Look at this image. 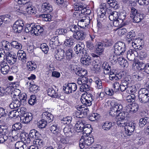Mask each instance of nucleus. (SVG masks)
Returning <instances> with one entry per match:
<instances>
[{
    "instance_id": "f257e3e1",
    "label": "nucleus",
    "mask_w": 149,
    "mask_h": 149,
    "mask_svg": "<svg viewBox=\"0 0 149 149\" xmlns=\"http://www.w3.org/2000/svg\"><path fill=\"white\" fill-rule=\"evenodd\" d=\"M43 27L40 25H38L34 23H31L26 25L25 31L26 33H30L33 35L38 36L43 31Z\"/></svg>"
},
{
    "instance_id": "f03ea898",
    "label": "nucleus",
    "mask_w": 149,
    "mask_h": 149,
    "mask_svg": "<svg viewBox=\"0 0 149 149\" xmlns=\"http://www.w3.org/2000/svg\"><path fill=\"white\" fill-rule=\"evenodd\" d=\"M130 17L133 18L132 21L134 23H139L144 18L143 13L139 12L134 7L131 8V14Z\"/></svg>"
},
{
    "instance_id": "7ed1b4c3",
    "label": "nucleus",
    "mask_w": 149,
    "mask_h": 149,
    "mask_svg": "<svg viewBox=\"0 0 149 149\" xmlns=\"http://www.w3.org/2000/svg\"><path fill=\"white\" fill-rule=\"evenodd\" d=\"M93 138L87 136H82L79 141V146L81 149L84 148L85 146H89L93 142Z\"/></svg>"
},
{
    "instance_id": "20e7f679",
    "label": "nucleus",
    "mask_w": 149,
    "mask_h": 149,
    "mask_svg": "<svg viewBox=\"0 0 149 149\" xmlns=\"http://www.w3.org/2000/svg\"><path fill=\"white\" fill-rule=\"evenodd\" d=\"M113 53L117 55L122 54L125 51V45L124 43L118 42L116 43L114 46Z\"/></svg>"
},
{
    "instance_id": "39448f33",
    "label": "nucleus",
    "mask_w": 149,
    "mask_h": 149,
    "mask_svg": "<svg viewBox=\"0 0 149 149\" xmlns=\"http://www.w3.org/2000/svg\"><path fill=\"white\" fill-rule=\"evenodd\" d=\"M70 68L77 75L79 76H84L87 73L86 70L81 68L78 65H71Z\"/></svg>"
},
{
    "instance_id": "423d86ee",
    "label": "nucleus",
    "mask_w": 149,
    "mask_h": 149,
    "mask_svg": "<svg viewBox=\"0 0 149 149\" xmlns=\"http://www.w3.org/2000/svg\"><path fill=\"white\" fill-rule=\"evenodd\" d=\"M56 139L57 141L59 143L58 145V148L59 149H64L65 148L64 146H62L61 143L63 144H65L70 143L71 141L70 138L68 136H66L65 137L62 136L56 138Z\"/></svg>"
},
{
    "instance_id": "0eeeda50",
    "label": "nucleus",
    "mask_w": 149,
    "mask_h": 149,
    "mask_svg": "<svg viewBox=\"0 0 149 149\" xmlns=\"http://www.w3.org/2000/svg\"><path fill=\"white\" fill-rule=\"evenodd\" d=\"M74 8L75 10L81 11V13L86 14L87 12H90V10H88L86 8V6L82 3H75L74 4Z\"/></svg>"
},
{
    "instance_id": "6e6552de",
    "label": "nucleus",
    "mask_w": 149,
    "mask_h": 149,
    "mask_svg": "<svg viewBox=\"0 0 149 149\" xmlns=\"http://www.w3.org/2000/svg\"><path fill=\"white\" fill-rule=\"evenodd\" d=\"M24 24L23 21L18 20L16 21L13 26L14 32L16 33H19L21 32L23 29Z\"/></svg>"
},
{
    "instance_id": "1a4fd4ad",
    "label": "nucleus",
    "mask_w": 149,
    "mask_h": 149,
    "mask_svg": "<svg viewBox=\"0 0 149 149\" xmlns=\"http://www.w3.org/2000/svg\"><path fill=\"white\" fill-rule=\"evenodd\" d=\"M108 14H109V19L112 21H113V24H116L117 25V22H118V13L116 11H112L111 9H109L107 11Z\"/></svg>"
},
{
    "instance_id": "9d476101",
    "label": "nucleus",
    "mask_w": 149,
    "mask_h": 149,
    "mask_svg": "<svg viewBox=\"0 0 149 149\" xmlns=\"http://www.w3.org/2000/svg\"><path fill=\"white\" fill-rule=\"evenodd\" d=\"M118 22H117V25L115 26H124L126 25V24L123 23L124 20L126 16V13L125 11L118 13Z\"/></svg>"
},
{
    "instance_id": "9b49d317",
    "label": "nucleus",
    "mask_w": 149,
    "mask_h": 149,
    "mask_svg": "<svg viewBox=\"0 0 149 149\" xmlns=\"http://www.w3.org/2000/svg\"><path fill=\"white\" fill-rule=\"evenodd\" d=\"M5 61L10 65L15 63L17 61V56L16 55L12 54L10 52H7Z\"/></svg>"
},
{
    "instance_id": "f8f14e48",
    "label": "nucleus",
    "mask_w": 149,
    "mask_h": 149,
    "mask_svg": "<svg viewBox=\"0 0 149 149\" xmlns=\"http://www.w3.org/2000/svg\"><path fill=\"white\" fill-rule=\"evenodd\" d=\"M135 124L130 122L127 123L125 126L124 129L125 133L127 135L130 136L132 135L135 129Z\"/></svg>"
},
{
    "instance_id": "ddd939ff",
    "label": "nucleus",
    "mask_w": 149,
    "mask_h": 149,
    "mask_svg": "<svg viewBox=\"0 0 149 149\" xmlns=\"http://www.w3.org/2000/svg\"><path fill=\"white\" fill-rule=\"evenodd\" d=\"M42 118L47 123L52 122L53 120L54 117L51 113L47 111L43 112L42 115Z\"/></svg>"
},
{
    "instance_id": "4468645a",
    "label": "nucleus",
    "mask_w": 149,
    "mask_h": 149,
    "mask_svg": "<svg viewBox=\"0 0 149 149\" xmlns=\"http://www.w3.org/2000/svg\"><path fill=\"white\" fill-rule=\"evenodd\" d=\"M33 118L32 114L29 113H24L20 118L22 122L27 123H29Z\"/></svg>"
},
{
    "instance_id": "2eb2a0df",
    "label": "nucleus",
    "mask_w": 149,
    "mask_h": 149,
    "mask_svg": "<svg viewBox=\"0 0 149 149\" xmlns=\"http://www.w3.org/2000/svg\"><path fill=\"white\" fill-rule=\"evenodd\" d=\"M50 130L52 133L53 134L54 136L56 137V138H58L61 135L60 133V128L56 125L52 126L50 127Z\"/></svg>"
},
{
    "instance_id": "dca6fc26",
    "label": "nucleus",
    "mask_w": 149,
    "mask_h": 149,
    "mask_svg": "<svg viewBox=\"0 0 149 149\" xmlns=\"http://www.w3.org/2000/svg\"><path fill=\"white\" fill-rule=\"evenodd\" d=\"M74 39L77 40H81L85 39L86 37V34L83 31H79L74 33L72 36Z\"/></svg>"
},
{
    "instance_id": "f3484780",
    "label": "nucleus",
    "mask_w": 149,
    "mask_h": 149,
    "mask_svg": "<svg viewBox=\"0 0 149 149\" xmlns=\"http://www.w3.org/2000/svg\"><path fill=\"white\" fill-rule=\"evenodd\" d=\"M64 51L63 49H58L55 52V58L57 60L61 61L62 59L63 61L64 58Z\"/></svg>"
},
{
    "instance_id": "a211bd4d",
    "label": "nucleus",
    "mask_w": 149,
    "mask_h": 149,
    "mask_svg": "<svg viewBox=\"0 0 149 149\" xmlns=\"http://www.w3.org/2000/svg\"><path fill=\"white\" fill-rule=\"evenodd\" d=\"M12 100V102L9 105V107L11 109H16L20 106L21 103L18 98L13 97Z\"/></svg>"
},
{
    "instance_id": "6ab92c4d",
    "label": "nucleus",
    "mask_w": 149,
    "mask_h": 149,
    "mask_svg": "<svg viewBox=\"0 0 149 149\" xmlns=\"http://www.w3.org/2000/svg\"><path fill=\"white\" fill-rule=\"evenodd\" d=\"M90 23L88 19H86L85 17L79 19L78 23V26L81 28H84L88 25Z\"/></svg>"
},
{
    "instance_id": "aec40b11",
    "label": "nucleus",
    "mask_w": 149,
    "mask_h": 149,
    "mask_svg": "<svg viewBox=\"0 0 149 149\" xmlns=\"http://www.w3.org/2000/svg\"><path fill=\"white\" fill-rule=\"evenodd\" d=\"M81 63L85 65L86 66H88L90 65L91 62V57L87 53L86 54L84 55L83 58H82L81 59Z\"/></svg>"
},
{
    "instance_id": "412c9836",
    "label": "nucleus",
    "mask_w": 149,
    "mask_h": 149,
    "mask_svg": "<svg viewBox=\"0 0 149 149\" xmlns=\"http://www.w3.org/2000/svg\"><path fill=\"white\" fill-rule=\"evenodd\" d=\"M73 51L71 49H69L66 51V56L63 60L64 63H68L72 57Z\"/></svg>"
},
{
    "instance_id": "4be33fe9",
    "label": "nucleus",
    "mask_w": 149,
    "mask_h": 149,
    "mask_svg": "<svg viewBox=\"0 0 149 149\" xmlns=\"http://www.w3.org/2000/svg\"><path fill=\"white\" fill-rule=\"evenodd\" d=\"M42 10L43 12H46L48 13L51 12L53 9L52 6L49 3H45L42 5Z\"/></svg>"
},
{
    "instance_id": "5701e85b",
    "label": "nucleus",
    "mask_w": 149,
    "mask_h": 149,
    "mask_svg": "<svg viewBox=\"0 0 149 149\" xmlns=\"http://www.w3.org/2000/svg\"><path fill=\"white\" fill-rule=\"evenodd\" d=\"M105 46L102 42H98L96 45V52L97 54L100 55L103 52Z\"/></svg>"
},
{
    "instance_id": "b1692460",
    "label": "nucleus",
    "mask_w": 149,
    "mask_h": 149,
    "mask_svg": "<svg viewBox=\"0 0 149 149\" xmlns=\"http://www.w3.org/2000/svg\"><path fill=\"white\" fill-rule=\"evenodd\" d=\"M41 134L36 130L33 129L31 130L29 132V136L31 139H35L38 138L40 136Z\"/></svg>"
},
{
    "instance_id": "393cba45",
    "label": "nucleus",
    "mask_w": 149,
    "mask_h": 149,
    "mask_svg": "<svg viewBox=\"0 0 149 149\" xmlns=\"http://www.w3.org/2000/svg\"><path fill=\"white\" fill-rule=\"evenodd\" d=\"M84 126V124L81 120L77 121L75 125L74 129L77 132H82Z\"/></svg>"
},
{
    "instance_id": "a878e982",
    "label": "nucleus",
    "mask_w": 149,
    "mask_h": 149,
    "mask_svg": "<svg viewBox=\"0 0 149 149\" xmlns=\"http://www.w3.org/2000/svg\"><path fill=\"white\" fill-rule=\"evenodd\" d=\"M137 53L136 51L134 49H130L127 52V58L130 61H132L135 58V55Z\"/></svg>"
},
{
    "instance_id": "bb28decb",
    "label": "nucleus",
    "mask_w": 149,
    "mask_h": 149,
    "mask_svg": "<svg viewBox=\"0 0 149 149\" xmlns=\"http://www.w3.org/2000/svg\"><path fill=\"white\" fill-rule=\"evenodd\" d=\"M3 63L0 65L1 68L0 69L1 73L3 74H6L8 73L9 71L10 67L6 63Z\"/></svg>"
},
{
    "instance_id": "cd10ccee",
    "label": "nucleus",
    "mask_w": 149,
    "mask_h": 149,
    "mask_svg": "<svg viewBox=\"0 0 149 149\" xmlns=\"http://www.w3.org/2000/svg\"><path fill=\"white\" fill-rule=\"evenodd\" d=\"M48 95L50 96L54 97H59V95L58 93L56 92L53 88L52 87L49 88L47 90Z\"/></svg>"
},
{
    "instance_id": "c85d7f7f",
    "label": "nucleus",
    "mask_w": 149,
    "mask_h": 149,
    "mask_svg": "<svg viewBox=\"0 0 149 149\" xmlns=\"http://www.w3.org/2000/svg\"><path fill=\"white\" fill-rule=\"evenodd\" d=\"M26 12L30 14H35L36 12L35 8L29 1H28V3Z\"/></svg>"
},
{
    "instance_id": "c756f323",
    "label": "nucleus",
    "mask_w": 149,
    "mask_h": 149,
    "mask_svg": "<svg viewBox=\"0 0 149 149\" xmlns=\"http://www.w3.org/2000/svg\"><path fill=\"white\" fill-rule=\"evenodd\" d=\"M111 105L118 113L123 111V107L122 104L119 102H112Z\"/></svg>"
},
{
    "instance_id": "7c9ffc66",
    "label": "nucleus",
    "mask_w": 149,
    "mask_h": 149,
    "mask_svg": "<svg viewBox=\"0 0 149 149\" xmlns=\"http://www.w3.org/2000/svg\"><path fill=\"white\" fill-rule=\"evenodd\" d=\"M33 82H27L26 83V85L28 86H29V90L31 92L33 93H36L39 90V87L37 85L33 84Z\"/></svg>"
},
{
    "instance_id": "2f4dec72",
    "label": "nucleus",
    "mask_w": 149,
    "mask_h": 149,
    "mask_svg": "<svg viewBox=\"0 0 149 149\" xmlns=\"http://www.w3.org/2000/svg\"><path fill=\"white\" fill-rule=\"evenodd\" d=\"M21 52L18 53L17 54L18 59L22 61V63L24 64L26 62V54L23 51H21Z\"/></svg>"
},
{
    "instance_id": "473e14b6",
    "label": "nucleus",
    "mask_w": 149,
    "mask_h": 149,
    "mask_svg": "<svg viewBox=\"0 0 149 149\" xmlns=\"http://www.w3.org/2000/svg\"><path fill=\"white\" fill-rule=\"evenodd\" d=\"M149 122V118L145 117L141 118L139 121V125L141 127H143Z\"/></svg>"
},
{
    "instance_id": "72a5a7b5",
    "label": "nucleus",
    "mask_w": 149,
    "mask_h": 149,
    "mask_svg": "<svg viewBox=\"0 0 149 149\" xmlns=\"http://www.w3.org/2000/svg\"><path fill=\"white\" fill-rule=\"evenodd\" d=\"M134 76L136 79V80L141 81L144 77L145 74L141 71H139L135 74Z\"/></svg>"
},
{
    "instance_id": "f704fd0d",
    "label": "nucleus",
    "mask_w": 149,
    "mask_h": 149,
    "mask_svg": "<svg viewBox=\"0 0 149 149\" xmlns=\"http://www.w3.org/2000/svg\"><path fill=\"white\" fill-rule=\"evenodd\" d=\"M118 63L122 67H125L128 66V63L127 60H126L123 57H121L118 58Z\"/></svg>"
},
{
    "instance_id": "c9c22d12",
    "label": "nucleus",
    "mask_w": 149,
    "mask_h": 149,
    "mask_svg": "<svg viewBox=\"0 0 149 149\" xmlns=\"http://www.w3.org/2000/svg\"><path fill=\"white\" fill-rule=\"evenodd\" d=\"M9 132L5 127L0 125V134L3 136H6L8 137ZM10 137L8 136V138Z\"/></svg>"
},
{
    "instance_id": "e433bc0d",
    "label": "nucleus",
    "mask_w": 149,
    "mask_h": 149,
    "mask_svg": "<svg viewBox=\"0 0 149 149\" xmlns=\"http://www.w3.org/2000/svg\"><path fill=\"white\" fill-rule=\"evenodd\" d=\"M136 89L134 86H129L126 91L129 94L131 93L138 95V93H136Z\"/></svg>"
},
{
    "instance_id": "4c0bfd02",
    "label": "nucleus",
    "mask_w": 149,
    "mask_h": 149,
    "mask_svg": "<svg viewBox=\"0 0 149 149\" xmlns=\"http://www.w3.org/2000/svg\"><path fill=\"white\" fill-rule=\"evenodd\" d=\"M113 124L111 122H106L102 126V128L104 130L107 131L113 126Z\"/></svg>"
},
{
    "instance_id": "58836bf2",
    "label": "nucleus",
    "mask_w": 149,
    "mask_h": 149,
    "mask_svg": "<svg viewBox=\"0 0 149 149\" xmlns=\"http://www.w3.org/2000/svg\"><path fill=\"white\" fill-rule=\"evenodd\" d=\"M119 55H117L116 54L112 53L111 54V56H110L109 59L111 63L113 64H114L118 61V58L117 56Z\"/></svg>"
},
{
    "instance_id": "ea45409f",
    "label": "nucleus",
    "mask_w": 149,
    "mask_h": 149,
    "mask_svg": "<svg viewBox=\"0 0 149 149\" xmlns=\"http://www.w3.org/2000/svg\"><path fill=\"white\" fill-rule=\"evenodd\" d=\"M6 54L3 49L0 48V63L5 62Z\"/></svg>"
},
{
    "instance_id": "a19ab883",
    "label": "nucleus",
    "mask_w": 149,
    "mask_h": 149,
    "mask_svg": "<svg viewBox=\"0 0 149 149\" xmlns=\"http://www.w3.org/2000/svg\"><path fill=\"white\" fill-rule=\"evenodd\" d=\"M130 110V113H136L138 110L139 105L136 103H134L131 104Z\"/></svg>"
},
{
    "instance_id": "79ce46f5",
    "label": "nucleus",
    "mask_w": 149,
    "mask_h": 149,
    "mask_svg": "<svg viewBox=\"0 0 149 149\" xmlns=\"http://www.w3.org/2000/svg\"><path fill=\"white\" fill-rule=\"evenodd\" d=\"M128 113L127 112H125L124 111L119 112L118 114L117 117L118 120H124L125 118H127V116Z\"/></svg>"
},
{
    "instance_id": "37998d69",
    "label": "nucleus",
    "mask_w": 149,
    "mask_h": 149,
    "mask_svg": "<svg viewBox=\"0 0 149 149\" xmlns=\"http://www.w3.org/2000/svg\"><path fill=\"white\" fill-rule=\"evenodd\" d=\"M63 132L66 136L69 137L72 133V130L69 126H66L63 129Z\"/></svg>"
},
{
    "instance_id": "c03bdc74",
    "label": "nucleus",
    "mask_w": 149,
    "mask_h": 149,
    "mask_svg": "<svg viewBox=\"0 0 149 149\" xmlns=\"http://www.w3.org/2000/svg\"><path fill=\"white\" fill-rule=\"evenodd\" d=\"M136 64L138 65V69L144 71L146 65V63L143 62L139 61L136 63Z\"/></svg>"
},
{
    "instance_id": "a18cd8bd",
    "label": "nucleus",
    "mask_w": 149,
    "mask_h": 149,
    "mask_svg": "<svg viewBox=\"0 0 149 149\" xmlns=\"http://www.w3.org/2000/svg\"><path fill=\"white\" fill-rule=\"evenodd\" d=\"M97 61L95 60L96 64L94 65L93 68V71L95 73H97L99 72L100 67V61Z\"/></svg>"
},
{
    "instance_id": "49530a36",
    "label": "nucleus",
    "mask_w": 149,
    "mask_h": 149,
    "mask_svg": "<svg viewBox=\"0 0 149 149\" xmlns=\"http://www.w3.org/2000/svg\"><path fill=\"white\" fill-rule=\"evenodd\" d=\"M69 83L65 84V86H63V90L65 92V93L67 94H69L72 93V91H71V88Z\"/></svg>"
},
{
    "instance_id": "de8ad7c7",
    "label": "nucleus",
    "mask_w": 149,
    "mask_h": 149,
    "mask_svg": "<svg viewBox=\"0 0 149 149\" xmlns=\"http://www.w3.org/2000/svg\"><path fill=\"white\" fill-rule=\"evenodd\" d=\"M79 44L81 45V47H79V55H80L83 54L84 55L86 54L87 53V51L84 48V44L82 42H79Z\"/></svg>"
},
{
    "instance_id": "09e8293b",
    "label": "nucleus",
    "mask_w": 149,
    "mask_h": 149,
    "mask_svg": "<svg viewBox=\"0 0 149 149\" xmlns=\"http://www.w3.org/2000/svg\"><path fill=\"white\" fill-rule=\"evenodd\" d=\"M109 114L110 116H111L112 117H114L116 116H117L118 113V112L111 105V107L109 111Z\"/></svg>"
},
{
    "instance_id": "8fccbe9b",
    "label": "nucleus",
    "mask_w": 149,
    "mask_h": 149,
    "mask_svg": "<svg viewBox=\"0 0 149 149\" xmlns=\"http://www.w3.org/2000/svg\"><path fill=\"white\" fill-rule=\"evenodd\" d=\"M2 46L6 50H9L11 48V43L8 42L4 40L1 42Z\"/></svg>"
},
{
    "instance_id": "3c124183",
    "label": "nucleus",
    "mask_w": 149,
    "mask_h": 149,
    "mask_svg": "<svg viewBox=\"0 0 149 149\" xmlns=\"http://www.w3.org/2000/svg\"><path fill=\"white\" fill-rule=\"evenodd\" d=\"M10 15H4L0 17L2 20L3 23L4 22L5 23L9 22L10 19Z\"/></svg>"
},
{
    "instance_id": "603ef678",
    "label": "nucleus",
    "mask_w": 149,
    "mask_h": 149,
    "mask_svg": "<svg viewBox=\"0 0 149 149\" xmlns=\"http://www.w3.org/2000/svg\"><path fill=\"white\" fill-rule=\"evenodd\" d=\"M37 102V100L36 99V96L34 95H31L28 100L29 104L32 105H34Z\"/></svg>"
},
{
    "instance_id": "864d4df0",
    "label": "nucleus",
    "mask_w": 149,
    "mask_h": 149,
    "mask_svg": "<svg viewBox=\"0 0 149 149\" xmlns=\"http://www.w3.org/2000/svg\"><path fill=\"white\" fill-rule=\"evenodd\" d=\"M11 45L14 48L17 49H21L22 47V46L20 43L15 41L12 42L11 43Z\"/></svg>"
},
{
    "instance_id": "5fc2aeb1",
    "label": "nucleus",
    "mask_w": 149,
    "mask_h": 149,
    "mask_svg": "<svg viewBox=\"0 0 149 149\" xmlns=\"http://www.w3.org/2000/svg\"><path fill=\"white\" fill-rule=\"evenodd\" d=\"M136 96L137 95L135 94H132L127 96L126 97V99L128 102H133L135 100Z\"/></svg>"
},
{
    "instance_id": "6e6d98bb",
    "label": "nucleus",
    "mask_w": 149,
    "mask_h": 149,
    "mask_svg": "<svg viewBox=\"0 0 149 149\" xmlns=\"http://www.w3.org/2000/svg\"><path fill=\"white\" fill-rule=\"evenodd\" d=\"M47 123V122L42 119L38 123L37 125L39 128L42 129L45 127Z\"/></svg>"
},
{
    "instance_id": "4d7b16f0",
    "label": "nucleus",
    "mask_w": 149,
    "mask_h": 149,
    "mask_svg": "<svg viewBox=\"0 0 149 149\" xmlns=\"http://www.w3.org/2000/svg\"><path fill=\"white\" fill-rule=\"evenodd\" d=\"M75 107L76 109L79 111V112L77 113V112L76 113L75 116H76L77 118H81V117L80 116L79 114L80 113V112H81L83 109H84V108L82 107L81 105H76Z\"/></svg>"
},
{
    "instance_id": "13d9d810",
    "label": "nucleus",
    "mask_w": 149,
    "mask_h": 149,
    "mask_svg": "<svg viewBox=\"0 0 149 149\" xmlns=\"http://www.w3.org/2000/svg\"><path fill=\"white\" fill-rule=\"evenodd\" d=\"M80 100L81 103L87 107L90 106L92 104V102H90L85 97L81 98Z\"/></svg>"
},
{
    "instance_id": "bf43d9fd",
    "label": "nucleus",
    "mask_w": 149,
    "mask_h": 149,
    "mask_svg": "<svg viewBox=\"0 0 149 149\" xmlns=\"http://www.w3.org/2000/svg\"><path fill=\"white\" fill-rule=\"evenodd\" d=\"M112 86L114 92H115L116 93L119 91L120 84L118 82H115L113 84Z\"/></svg>"
},
{
    "instance_id": "052dcab7",
    "label": "nucleus",
    "mask_w": 149,
    "mask_h": 149,
    "mask_svg": "<svg viewBox=\"0 0 149 149\" xmlns=\"http://www.w3.org/2000/svg\"><path fill=\"white\" fill-rule=\"evenodd\" d=\"M58 37H55L51 39L49 42V44L51 47H54V45H56L57 42H58Z\"/></svg>"
},
{
    "instance_id": "680f3d73",
    "label": "nucleus",
    "mask_w": 149,
    "mask_h": 149,
    "mask_svg": "<svg viewBox=\"0 0 149 149\" xmlns=\"http://www.w3.org/2000/svg\"><path fill=\"white\" fill-rule=\"evenodd\" d=\"M40 48L45 53H47L49 50V48L47 45L45 43H43L40 45Z\"/></svg>"
},
{
    "instance_id": "e2e57ef3",
    "label": "nucleus",
    "mask_w": 149,
    "mask_h": 149,
    "mask_svg": "<svg viewBox=\"0 0 149 149\" xmlns=\"http://www.w3.org/2000/svg\"><path fill=\"white\" fill-rule=\"evenodd\" d=\"M109 5L110 7L115 10L118 9L120 7L118 2L115 0Z\"/></svg>"
},
{
    "instance_id": "0e129e2a",
    "label": "nucleus",
    "mask_w": 149,
    "mask_h": 149,
    "mask_svg": "<svg viewBox=\"0 0 149 149\" xmlns=\"http://www.w3.org/2000/svg\"><path fill=\"white\" fill-rule=\"evenodd\" d=\"M131 80L128 79V78H125L122 81L121 84L123 85L129 87V85L131 83Z\"/></svg>"
},
{
    "instance_id": "69168bd1",
    "label": "nucleus",
    "mask_w": 149,
    "mask_h": 149,
    "mask_svg": "<svg viewBox=\"0 0 149 149\" xmlns=\"http://www.w3.org/2000/svg\"><path fill=\"white\" fill-rule=\"evenodd\" d=\"M91 125H86L84 126L83 128V131L86 134H90L91 132Z\"/></svg>"
},
{
    "instance_id": "338daca9",
    "label": "nucleus",
    "mask_w": 149,
    "mask_h": 149,
    "mask_svg": "<svg viewBox=\"0 0 149 149\" xmlns=\"http://www.w3.org/2000/svg\"><path fill=\"white\" fill-rule=\"evenodd\" d=\"M33 143L34 144L37 145H39L40 146H42L44 144L43 141L38 138L34 140Z\"/></svg>"
},
{
    "instance_id": "774afa93",
    "label": "nucleus",
    "mask_w": 149,
    "mask_h": 149,
    "mask_svg": "<svg viewBox=\"0 0 149 149\" xmlns=\"http://www.w3.org/2000/svg\"><path fill=\"white\" fill-rule=\"evenodd\" d=\"M27 98V95L24 93H22L19 96V100L20 102L21 103L23 102L24 103L26 102Z\"/></svg>"
}]
</instances>
